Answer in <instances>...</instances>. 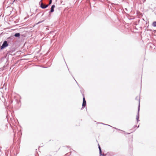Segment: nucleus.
<instances>
[{
	"instance_id": "obj_7",
	"label": "nucleus",
	"mask_w": 156,
	"mask_h": 156,
	"mask_svg": "<svg viewBox=\"0 0 156 156\" xmlns=\"http://www.w3.org/2000/svg\"><path fill=\"white\" fill-rule=\"evenodd\" d=\"M99 151H100V154H101V149L99 145Z\"/></svg>"
},
{
	"instance_id": "obj_2",
	"label": "nucleus",
	"mask_w": 156,
	"mask_h": 156,
	"mask_svg": "<svg viewBox=\"0 0 156 156\" xmlns=\"http://www.w3.org/2000/svg\"><path fill=\"white\" fill-rule=\"evenodd\" d=\"M86 105V101L85 100V97L84 95H83V103L82 104L83 107H85Z\"/></svg>"
},
{
	"instance_id": "obj_6",
	"label": "nucleus",
	"mask_w": 156,
	"mask_h": 156,
	"mask_svg": "<svg viewBox=\"0 0 156 156\" xmlns=\"http://www.w3.org/2000/svg\"><path fill=\"white\" fill-rule=\"evenodd\" d=\"M153 26L154 27H156V21L152 23Z\"/></svg>"
},
{
	"instance_id": "obj_3",
	"label": "nucleus",
	"mask_w": 156,
	"mask_h": 156,
	"mask_svg": "<svg viewBox=\"0 0 156 156\" xmlns=\"http://www.w3.org/2000/svg\"><path fill=\"white\" fill-rule=\"evenodd\" d=\"M48 5H45L43 4V3H42L41 4V7L43 9H45L48 7Z\"/></svg>"
},
{
	"instance_id": "obj_8",
	"label": "nucleus",
	"mask_w": 156,
	"mask_h": 156,
	"mask_svg": "<svg viewBox=\"0 0 156 156\" xmlns=\"http://www.w3.org/2000/svg\"><path fill=\"white\" fill-rule=\"evenodd\" d=\"M52 0H50L49 2V5H50L51 3Z\"/></svg>"
},
{
	"instance_id": "obj_1",
	"label": "nucleus",
	"mask_w": 156,
	"mask_h": 156,
	"mask_svg": "<svg viewBox=\"0 0 156 156\" xmlns=\"http://www.w3.org/2000/svg\"><path fill=\"white\" fill-rule=\"evenodd\" d=\"M8 46V44L6 41H5L4 42L3 44L1 46V49H3L7 47Z\"/></svg>"
},
{
	"instance_id": "obj_4",
	"label": "nucleus",
	"mask_w": 156,
	"mask_h": 156,
	"mask_svg": "<svg viewBox=\"0 0 156 156\" xmlns=\"http://www.w3.org/2000/svg\"><path fill=\"white\" fill-rule=\"evenodd\" d=\"M55 7V5H53L51 6L50 12H52L54 11V8Z\"/></svg>"
},
{
	"instance_id": "obj_9",
	"label": "nucleus",
	"mask_w": 156,
	"mask_h": 156,
	"mask_svg": "<svg viewBox=\"0 0 156 156\" xmlns=\"http://www.w3.org/2000/svg\"><path fill=\"white\" fill-rule=\"evenodd\" d=\"M40 23V22H39L37 23V24H38V23Z\"/></svg>"
},
{
	"instance_id": "obj_5",
	"label": "nucleus",
	"mask_w": 156,
	"mask_h": 156,
	"mask_svg": "<svg viewBox=\"0 0 156 156\" xmlns=\"http://www.w3.org/2000/svg\"><path fill=\"white\" fill-rule=\"evenodd\" d=\"M20 35L19 33H17L15 34L14 36L16 37H19Z\"/></svg>"
}]
</instances>
